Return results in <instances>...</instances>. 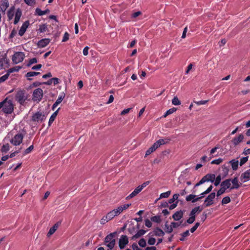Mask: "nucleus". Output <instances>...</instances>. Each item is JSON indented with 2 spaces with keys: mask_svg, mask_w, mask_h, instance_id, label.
Here are the masks:
<instances>
[{
  "mask_svg": "<svg viewBox=\"0 0 250 250\" xmlns=\"http://www.w3.org/2000/svg\"><path fill=\"white\" fill-rule=\"evenodd\" d=\"M6 114H11L14 110V106L12 101L6 98L3 101L0 102V109Z\"/></svg>",
  "mask_w": 250,
  "mask_h": 250,
  "instance_id": "1",
  "label": "nucleus"
},
{
  "mask_svg": "<svg viewBox=\"0 0 250 250\" xmlns=\"http://www.w3.org/2000/svg\"><path fill=\"white\" fill-rule=\"evenodd\" d=\"M117 232H114L108 234L104 238V245L110 250H112L115 247L116 244L115 237Z\"/></svg>",
  "mask_w": 250,
  "mask_h": 250,
  "instance_id": "2",
  "label": "nucleus"
},
{
  "mask_svg": "<svg viewBox=\"0 0 250 250\" xmlns=\"http://www.w3.org/2000/svg\"><path fill=\"white\" fill-rule=\"evenodd\" d=\"M27 98V94L24 90H18L15 95V100L21 105L24 104Z\"/></svg>",
  "mask_w": 250,
  "mask_h": 250,
  "instance_id": "3",
  "label": "nucleus"
},
{
  "mask_svg": "<svg viewBox=\"0 0 250 250\" xmlns=\"http://www.w3.org/2000/svg\"><path fill=\"white\" fill-rule=\"evenodd\" d=\"M24 134L22 133H18L9 140L11 144L14 146H19L22 142Z\"/></svg>",
  "mask_w": 250,
  "mask_h": 250,
  "instance_id": "4",
  "label": "nucleus"
},
{
  "mask_svg": "<svg viewBox=\"0 0 250 250\" xmlns=\"http://www.w3.org/2000/svg\"><path fill=\"white\" fill-rule=\"evenodd\" d=\"M25 54L22 52H16L12 56V60L14 63L18 64L23 61Z\"/></svg>",
  "mask_w": 250,
  "mask_h": 250,
  "instance_id": "5",
  "label": "nucleus"
},
{
  "mask_svg": "<svg viewBox=\"0 0 250 250\" xmlns=\"http://www.w3.org/2000/svg\"><path fill=\"white\" fill-rule=\"evenodd\" d=\"M43 95V90L40 88H38L33 91L32 100L34 101L40 102L42 99Z\"/></svg>",
  "mask_w": 250,
  "mask_h": 250,
  "instance_id": "6",
  "label": "nucleus"
},
{
  "mask_svg": "<svg viewBox=\"0 0 250 250\" xmlns=\"http://www.w3.org/2000/svg\"><path fill=\"white\" fill-rule=\"evenodd\" d=\"M45 115L42 112H37L34 114L32 117V120L35 122H42L45 120Z\"/></svg>",
  "mask_w": 250,
  "mask_h": 250,
  "instance_id": "7",
  "label": "nucleus"
},
{
  "mask_svg": "<svg viewBox=\"0 0 250 250\" xmlns=\"http://www.w3.org/2000/svg\"><path fill=\"white\" fill-rule=\"evenodd\" d=\"M128 238L125 235H122L118 241L119 247L120 249H124L128 243Z\"/></svg>",
  "mask_w": 250,
  "mask_h": 250,
  "instance_id": "8",
  "label": "nucleus"
},
{
  "mask_svg": "<svg viewBox=\"0 0 250 250\" xmlns=\"http://www.w3.org/2000/svg\"><path fill=\"white\" fill-rule=\"evenodd\" d=\"M216 194L215 192L210 193L205 199L204 205L205 207H208L213 204V199L215 198Z\"/></svg>",
  "mask_w": 250,
  "mask_h": 250,
  "instance_id": "9",
  "label": "nucleus"
},
{
  "mask_svg": "<svg viewBox=\"0 0 250 250\" xmlns=\"http://www.w3.org/2000/svg\"><path fill=\"white\" fill-rule=\"evenodd\" d=\"M8 62L6 54L0 55V70L4 69Z\"/></svg>",
  "mask_w": 250,
  "mask_h": 250,
  "instance_id": "10",
  "label": "nucleus"
},
{
  "mask_svg": "<svg viewBox=\"0 0 250 250\" xmlns=\"http://www.w3.org/2000/svg\"><path fill=\"white\" fill-rule=\"evenodd\" d=\"M131 205L130 204H126L120 206L116 209H113L117 216L120 214L124 210L126 209Z\"/></svg>",
  "mask_w": 250,
  "mask_h": 250,
  "instance_id": "11",
  "label": "nucleus"
},
{
  "mask_svg": "<svg viewBox=\"0 0 250 250\" xmlns=\"http://www.w3.org/2000/svg\"><path fill=\"white\" fill-rule=\"evenodd\" d=\"M240 179L243 182H246L250 180V169L246 170L241 175Z\"/></svg>",
  "mask_w": 250,
  "mask_h": 250,
  "instance_id": "12",
  "label": "nucleus"
},
{
  "mask_svg": "<svg viewBox=\"0 0 250 250\" xmlns=\"http://www.w3.org/2000/svg\"><path fill=\"white\" fill-rule=\"evenodd\" d=\"M29 25V21H25L21 25L20 30L19 31V35L20 36H22L26 32L27 28Z\"/></svg>",
  "mask_w": 250,
  "mask_h": 250,
  "instance_id": "13",
  "label": "nucleus"
},
{
  "mask_svg": "<svg viewBox=\"0 0 250 250\" xmlns=\"http://www.w3.org/2000/svg\"><path fill=\"white\" fill-rule=\"evenodd\" d=\"M170 139L167 138H166L164 139H159L154 144L156 146V147L158 148L161 145H165L166 144L168 143L170 141Z\"/></svg>",
  "mask_w": 250,
  "mask_h": 250,
  "instance_id": "14",
  "label": "nucleus"
},
{
  "mask_svg": "<svg viewBox=\"0 0 250 250\" xmlns=\"http://www.w3.org/2000/svg\"><path fill=\"white\" fill-rule=\"evenodd\" d=\"M231 183H232V186L230 188V189H238L239 188L240 184L237 177H235L232 179H231Z\"/></svg>",
  "mask_w": 250,
  "mask_h": 250,
  "instance_id": "15",
  "label": "nucleus"
},
{
  "mask_svg": "<svg viewBox=\"0 0 250 250\" xmlns=\"http://www.w3.org/2000/svg\"><path fill=\"white\" fill-rule=\"evenodd\" d=\"M221 187H222L223 188H225L226 190L228 188H230L231 187V179H228L224 181H223L221 183Z\"/></svg>",
  "mask_w": 250,
  "mask_h": 250,
  "instance_id": "16",
  "label": "nucleus"
},
{
  "mask_svg": "<svg viewBox=\"0 0 250 250\" xmlns=\"http://www.w3.org/2000/svg\"><path fill=\"white\" fill-rule=\"evenodd\" d=\"M183 214L184 212L183 211H177L173 214L172 218L175 221H179L183 217Z\"/></svg>",
  "mask_w": 250,
  "mask_h": 250,
  "instance_id": "17",
  "label": "nucleus"
},
{
  "mask_svg": "<svg viewBox=\"0 0 250 250\" xmlns=\"http://www.w3.org/2000/svg\"><path fill=\"white\" fill-rule=\"evenodd\" d=\"M50 42V40L48 39H43L39 41L38 42V46L39 47H44L47 46Z\"/></svg>",
  "mask_w": 250,
  "mask_h": 250,
  "instance_id": "18",
  "label": "nucleus"
},
{
  "mask_svg": "<svg viewBox=\"0 0 250 250\" xmlns=\"http://www.w3.org/2000/svg\"><path fill=\"white\" fill-rule=\"evenodd\" d=\"M142 190L138 186L133 192H132L126 198V199H130L139 194Z\"/></svg>",
  "mask_w": 250,
  "mask_h": 250,
  "instance_id": "19",
  "label": "nucleus"
},
{
  "mask_svg": "<svg viewBox=\"0 0 250 250\" xmlns=\"http://www.w3.org/2000/svg\"><path fill=\"white\" fill-rule=\"evenodd\" d=\"M203 208H201L200 206L196 207L193 208L189 214V216H193L196 218V213L200 212L202 210Z\"/></svg>",
  "mask_w": 250,
  "mask_h": 250,
  "instance_id": "20",
  "label": "nucleus"
},
{
  "mask_svg": "<svg viewBox=\"0 0 250 250\" xmlns=\"http://www.w3.org/2000/svg\"><path fill=\"white\" fill-rule=\"evenodd\" d=\"M243 139L244 136L242 134H240L238 137L234 138L232 140V142L234 146H236L241 142Z\"/></svg>",
  "mask_w": 250,
  "mask_h": 250,
  "instance_id": "21",
  "label": "nucleus"
},
{
  "mask_svg": "<svg viewBox=\"0 0 250 250\" xmlns=\"http://www.w3.org/2000/svg\"><path fill=\"white\" fill-rule=\"evenodd\" d=\"M21 16V11L20 9L17 10L14 21V23L16 24L18 23Z\"/></svg>",
  "mask_w": 250,
  "mask_h": 250,
  "instance_id": "22",
  "label": "nucleus"
},
{
  "mask_svg": "<svg viewBox=\"0 0 250 250\" xmlns=\"http://www.w3.org/2000/svg\"><path fill=\"white\" fill-rule=\"evenodd\" d=\"M50 11L49 9H47L44 11L42 10L40 8H37L35 10V14L38 16H42L46 14L49 13Z\"/></svg>",
  "mask_w": 250,
  "mask_h": 250,
  "instance_id": "23",
  "label": "nucleus"
},
{
  "mask_svg": "<svg viewBox=\"0 0 250 250\" xmlns=\"http://www.w3.org/2000/svg\"><path fill=\"white\" fill-rule=\"evenodd\" d=\"M231 164L232 168L233 170H236L238 169L239 162L238 160L233 159L229 162Z\"/></svg>",
  "mask_w": 250,
  "mask_h": 250,
  "instance_id": "24",
  "label": "nucleus"
},
{
  "mask_svg": "<svg viewBox=\"0 0 250 250\" xmlns=\"http://www.w3.org/2000/svg\"><path fill=\"white\" fill-rule=\"evenodd\" d=\"M64 97V95L59 96V97L58 98L56 101L55 102V103L52 105V110H54L55 109V108L58 105V104H60L62 102Z\"/></svg>",
  "mask_w": 250,
  "mask_h": 250,
  "instance_id": "25",
  "label": "nucleus"
},
{
  "mask_svg": "<svg viewBox=\"0 0 250 250\" xmlns=\"http://www.w3.org/2000/svg\"><path fill=\"white\" fill-rule=\"evenodd\" d=\"M60 108H59L56 111H55L51 116V117H50V119H49V122H48V125H50L51 124L54 122V121L55 120L57 114H58V111L59 110H60Z\"/></svg>",
  "mask_w": 250,
  "mask_h": 250,
  "instance_id": "26",
  "label": "nucleus"
},
{
  "mask_svg": "<svg viewBox=\"0 0 250 250\" xmlns=\"http://www.w3.org/2000/svg\"><path fill=\"white\" fill-rule=\"evenodd\" d=\"M204 176L207 180V182H211L212 183L214 181L215 179V175L213 174H208Z\"/></svg>",
  "mask_w": 250,
  "mask_h": 250,
  "instance_id": "27",
  "label": "nucleus"
},
{
  "mask_svg": "<svg viewBox=\"0 0 250 250\" xmlns=\"http://www.w3.org/2000/svg\"><path fill=\"white\" fill-rule=\"evenodd\" d=\"M58 226H59L58 224H55L52 227H51L47 233V236H50L52 235L56 231L58 228Z\"/></svg>",
  "mask_w": 250,
  "mask_h": 250,
  "instance_id": "28",
  "label": "nucleus"
},
{
  "mask_svg": "<svg viewBox=\"0 0 250 250\" xmlns=\"http://www.w3.org/2000/svg\"><path fill=\"white\" fill-rule=\"evenodd\" d=\"M157 148L156 147L154 144L152 145L150 148H149L146 152L145 156L146 157L150 155L151 153L155 151Z\"/></svg>",
  "mask_w": 250,
  "mask_h": 250,
  "instance_id": "29",
  "label": "nucleus"
},
{
  "mask_svg": "<svg viewBox=\"0 0 250 250\" xmlns=\"http://www.w3.org/2000/svg\"><path fill=\"white\" fill-rule=\"evenodd\" d=\"M9 6V3L7 0H4L0 6V10L4 12Z\"/></svg>",
  "mask_w": 250,
  "mask_h": 250,
  "instance_id": "30",
  "label": "nucleus"
},
{
  "mask_svg": "<svg viewBox=\"0 0 250 250\" xmlns=\"http://www.w3.org/2000/svg\"><path fill=\"white\" fill-rule=\"evenodd\" d=\"M146 232V230H145L144 229H140L138 231V232L135 234H134L132 238H133V239L138 238L141 237V236H142L143 235H144Z\"/></svg>",
  "mask_w": 250,
  "mask_h": 250,
  "instance_id": "31",
  "label": "nucleus"
},
{
  "mask_svg": "<svg viewBox=\"0 0 250 250\" xmlns=\"http://www.w3.org/2000/svg\"><path fill=\"white\" fill-rule=\"evenodd\" d=\"M196 196L195 195L193 194H189L188 195L186 198V200L188 202L191 201L192 203H195L197 201H194V200L196 198Z\"/></svg>",
  "mask_w": 250,
  "mask_h": 250,
  "instance_id": "32",
  "label": "nucleus"
},
{
  "mask_svg": "<svg viewBox=\"0 0 250 250\" xmlns=\"http://www.w3.org/2000/svg\"><path fill=\"white\" fill-rule=\"evenodd\" d=\"M106 218H107V219L109 221V220H112L113 218H114V217L116 216L117 215L115 213V212H114V210H112V211L109 212L106 214Z\"/></svg>",
  "mask_w": 250,
  "mask_h": 250,
  "instance_id": "33",
  "label": "nucleus"
},
{
  "mask_svg": "<svg viewBox=\"0 0 250 250\" xmlns=\"http://www.w3.org/2000/svg\"><path fill=\"white\" fill-rule=\"evenodd\" d=\"M40 74V72H29L26 73V77L28 78V80H31L32 79L30 78V77H34L37 76L38 75Z\"/></svg>",
  "mask_w": 250,
  "mask_h": 250,
  "instance_id": "34",
  "label": "nucleus"
},
{
  "mask_svg": "<svg viewBox=\"0 0 250 250\" xmlns=\"http://www.w3.org/2000/svg\"><path fill=\"white\" fill-rule=\"evenodd\" d=\"M189 235V230H187L186 231L180 234L181 237L179 238L180 241H184L185 238Z\"/></svg>",
  "mask_w": 250,
  "mask_h": 250,
  "instance_id": "35",
  "label": "nucleus"
},
{
  "mask_svg": "<svg viewBox=\"0 0 250 250\" xmlns=\"http://www.w3.org/2000/svg\"><path fill=\"white\" fill-rule=\"evenodd\" d=\"M230 198L229 196H226L224 197L221 201V204L222 205L227 204L230 202Z\"/></svg>",
  "mask_w": 250,
  "mask_h": 250,
  "instance_id": "36",
  "label": "nucleus"
},
{
  "mask_svg": "<svg viewBox=\"0 0 250 250\" xmlns=\"http://www.w3.org/2000/svg\"><path fill=\"white\" fill-rule=\"evenodd\" d=\"M9 150V145L8 143L3 145L1 148V150L2 152H7Z\"/></svg>",
  "mask_w": 250,
  "mask_h": 250,
  "instance_id": "37",
  "label": "nucleus"
},
{
  "mask_svg": "<svg viewBox=\"0 0 250 250\" xmlns=\"http://www.w3.org/2000/svg\"><path fill=\"white\" fill-rule=\"evenodd\" d=\"M222 177L220 175H218L214 180V185L215 186H217L219 185L220 183V182L221 181Z\"/></svg>",
  "mask_w": 250,
  "mask_h": 250,
  "instance_id": "38",
  "label": "nucleus"
},
{
  "mask_svg": "<svg viewBox=\"0 0 250 250\" xmlns=\"http://www.w3.org/2000/svg\"><path fill=\"white\" fill-rule=\"evenodd\" d=\"M179 196V194H178V193L174 194L173 195L172 198H171V199H170L169 200V201H168L169 203V204H172V203H174V202L175 200H177L178 199Z\"/></svg>",
  "mask_w": 250,
  "mask_h": 250,
  "instance_id": "39",
  "label": "nucleus"
},
{
  "mask_svg": "<svg viewBox=\"0 0 250 250\" xmlns=\"http://www.w3.org/2000/svg\"><path fill=\"white\" fill-rule=\"evenodd\" d=\"M172 104L175 105H179L181 104V102L177 97H174L172 100Z\"/></svg>",
  "mask_w": 250,
  "mask_h": 250,
  "instance_id": "40",
  "label": "nucleus"
},
{
  "mask_svg": "<svg viewBox=\"0 0 250 250\" xmlns=\"http://www.w3.org/2000/svg\"><path fill=\"white\" fill-rule=\"evenodd\" d=\"M46 29L47 25L45 24H43L40 25L38 30L40 33H43L44 32Z\"/></svg>",
  "mask_w": 250,
  "mask_h": 250,
  "instance_id": "41",
  "label": "nucleus"
},
{
  "mask_svg": "<svg viewBox=\"0 0 250 250\" xmlns=\"http://www.w3.org/2000/svg\"><path fill=\"white\" fill-rule=\"evenodd\" d=\"M21 68V67L19 66H17L15 67L11 68L8 70V73H9V74L10 73H12L13 72H18L19 71V70Z\"/></svg>",
  "mask_w": 250,
  "mask_h": 250,
  "instance_id": "42",
  "label": "nucleus"
},
{
  "mask_svg": "<svg viewBox=\"0 0 250 250\" xmlns=\"http://www.w3.org/2000/svg\"><path fill=\"white\" fill-rule=\"evenodd\" d=\"M170 191H167L166 192H163L162 193H161L160 195V198H167L168 197V196H169L170 194Z\"/></svg>",
  "mask_w": 250,
  "mask_h": 250,
  "instance_id": "43",
  "label": "nucleus"
},
{
  "mask_svg": "<svg viewBox=\"0 0 250 250\" xmlns=\"http://www.w3.org/2000/svg\"><path fill=\"white\" fill-rule=\"evenodd\" d=\"M226 190L225 189V188H223L222 187H221V188L217 191L216 196L217 197H219V196L224 193Z\"/></svg>",
  "mask_w": 250,
  "mask_h": 250,
  "instance_id": "44",
  "label": "nucleus"
},
{
  "mask_svg": "<svg viewBox=\"0 0 250 250\" xmlns=\"http://www.w3.org/2000/svg\"><path fill=\"white\" fill-rule=\"evenodd\" d=\"M37 62H38L37 59L36 58H33L29 60V62L27 65V66L29 67V66H30L32 64H33L34 63H36Z\"/></svg>",
  "mask_w": 250,
  "mask_h": 250,
  "instance_id": "45",
  "label": "nucleus"
},
{
  "mask_svg": "<svg viewBox=\"0 0 250 250\" xmlns=\"http://www.w3.org/2000/svg\"><path fill=\"white\" fill-rule=\"evenodd\" d=\"M223 162V159L222 158H218L217 159L213 160L211 161V164H215V165H219L220 163H221Z\"/></svg>",
  "mask_w": 250,
  "mask_h": 250,
  "instance_id": "46",
  "label": "nucleus"
},
{
  "mask_svg": "<svg viewBox=\"0 0 250 250\" xmlns=\"http://www.w3.org/2000/svg\"><path fill=\"white\" fill-rule=\"evenodd\" d=\"M25 3L29 6H33L36 3L35 0H24Z\"/></svg>",
  "mask_w": 250,
  "mask_h": 250,
  "instance_id": "47",
  "label": "nucleus"
},
{
  "mask_svg": "<svg viewBox=\"0 0 250 250\" xmlns=\"http://www.w3.org/2000/svg\"><path fill=\"white\" fill-rule=\"evenodd\" d=\"M138 244L140 247H145L146 245V240L144 238H142L139 240Z\"/></svg>",
  "mask_w": 250,
  "mask_h": 250,
  "instance_id": "48",
  "label": "nucleus"
},
{
  "mask_svg": "<svg viewBox=\"0 0 250 250\" xmlns=\"http://www.w3.org/2000/svg\"><path fill=\"white\" fill-rule=\"evenodd\" d=\"M248 158L249 157L248 156H247V157H243L241 159H240V165L241 166H242V165H243L245 163H246L248 160Z\"/></svg>",
  "mask_w": 250,
  "mask_h": 250,
  "instance_id": "49",
  "label": "nucleus"
},
{
  "mask_svg": "<svg viewBox=\"0 0 250 250\" xmlns=\"http://www.w3.org/2000/svg\"><path fill=\"white\" fill-rule=\"evenodd\" d=\"M199 226L200 223L199 222L196 223L195 225L190 229V232L191 233L194 232L198 228Z\"/></svg>",
  "mask_w": 250,
  "mask_h": 250,
  "instance_id": "50",
  "label": "nucleus"
},
{
  "mask_svg": "<svg viewBox=\"0 0 250 250\" xmlns=\"http://www.w3.org/2000/svg\"><path fill=\"white\" fill-rule=\"evenodd\" d=\"M222 168H223V171L224 173V176H223V178H224L228 174L229 168L225 166H224L222 167Z\"/></svg>",
  "mask_w": 250,
  "mask_h": 250,
  "instance_id": "51",
  "label": "nucleus"
},
{
  "mask_svg": "<svg viewBox=\"0 0 250 250\" xmlns=\"http://www.w3.org/2000/svg\"><path fill=\"white\" fill-rule=\"evenodd\" d=\"M208 193L206 192V191H204L203 192L201 193L200 194V196L198 197H197L194 201H199V200L201 199L202 198H203V197H205V195L207 194Z\"/></svg>",
  "mask_w": 250,
  "mask_h": 250,
  "instance_id": "52",
  "label": "nucleus"
},
{
  "mask_svg": "<svg viewBox=\"0 0 250 250\" xmlns=\"http://www.w3.org/2000/svg\"><path fill=\"white\" fill-rule=\"evenodd\" d=\"M173 229L170 225H166L165 231L167 233H170L172 231Z\"/></svg>",
  "mask_w": 250,
  "mask_h": 250,
  "instance_id": "53",
  "label": "nucleus"
},
{
  "mask_svg": "<svg viewBox=\"0 0 250 250\" xmlns=\"http://www.w3.org/2000/svg\"><path fill=\"white\" fill-rule=\"evenodd\" d=\"M69 38V35L67 32H65L63 35L62 39V42H65L68 40Z\"/></svg>",
  "mask_w": 250,
  "mask_h": 250,
  "instance_id": "54",
  "label": "nucleus"
},
{
  "mask_svg": "<svg viewBox=\"0 0 250 250\" xmlns=\"http://www.w3.org/2000/svg\"><path fill=\"white\" fill-rule=\"evenodd\" d=\"M9 73L0 77V83L4 82L8 77Z\"/></svg>",
  "mask_w": 250,
  "mask_h": 250,
  "instance_id": "55",
  "label": "nucleus"
},
{
  "mask_svg": "<svg viewBox=\"0 0 250 250\" xmlns=\"http://www.w3.org/2000/svg\"><path fill=\"white\" fill-rule=\"evenodd\" d=\"M195 220V217L189 216V218L187 220V223L189 224H192Z\"/></svg>",
  "mask_w": 250,
  "mask_h": 250,
  "instance_id": "56",
  "label": "nucleus"
},
{
  "mask_svg": "<svg viewBox=\"0 0 250 250\" xmlns=\"http://www.w3.org/2000/svg\"><path fill=\"white\" fill-rule=\"evenodd\" d=\"M7 15H8V18L9 19L11 20L13 15H14V14H13V9H12V8H10V9L8 11V13H7Z\"/></svg>",
  "mask_w": 250,
  "mask_h": 250,
  "instance_id": "57",
  "label": "nucleus"
},
{
  "mask_svg": "<svg viewBox=\"0 0 250 250\" xmlns=\"http://www.w3.org/2000/svg\"><path fill=\"white\" fill-rule=\"evenodd\" d=\"M150 183V182L149 181H146L145 182H144V183H143L142 185H139L138 186V187L142 189L143 190V189L145 188L146 187L147 185H149V184Z\"/></svg>",
  "mask_w": 250,
  "mask_h": 250,
  "instance_id": "58",
  "label": "nucleus"
},
{
  "mask_svg": "<svg viewBox=\"0 0 250 250\" xmlns=\"http://www.w3.org/2000/svg\"><path fill=\"white\" fill-rule=\"evenodd\" d=\"M156 240L153 237H150L148 240V244L150 245H153L155 243Z\"/></svg>",
  "mask_w": 250,
  "mask_h": 250,
  "instance_id": "59",
  "label": "nucleus"
},
{
  "mask_svg": "<svg viewBox=\"0 0 250 250\" xmlns=\"http://www.w3.org/2000/svg\"><path fill=\"white\" fill-rule=\"evenodd\" d=\"M17 33V30L15 29H13L9 35V39L13 38L16 35Z\"/></svg>",
  "mask_w": 250,
  "mask_h": 250,
  "instance_id": "60",
  "label": "nucleus"
},
{
  "mask_svg": "<svg viewBox=\"0 0 250 250\" xmlns=\"http://www.w3.org/2000/svg\"><path fill=\"white\" fill-rule=\"evenodd\" d=\"M151 220L153 222L159 223L160 221V218L159 216H155L151 218Z\"/></svg>",
  "mask_w": 250,
  "mask_h": 250,
  "instance_id": "61",
  "label": "nucleus"
},
{
  "mask_svg": "<svg viewBox=\"0 0 250 250\" xmlns=\"http://www.w3.org/2000/svg\"><path fill=\"white\" fill-rule=\"evenodd\" d=\"M141 14H142V13L141 11H137V12H134L131 15V18L133 19H135V18H137V17H138L139 16L141 15Z\"/></svg>",
  "mask_w": 250,
  "mask_h": 250,
  "instance_id": "62",
  "label": "nucleus"
},
{
  "mask_svg": "<svg viewBox=\"0 0 250 250\" xmlns=\"http://www.w3.org/2000/svg\"><path fill=\"white\" fill-rule=\"evenodd\" d=\"M108 221H109L107 218H106V216H104L101 220L100 223L101 224H105L106 223H107Z\"/></svg>",
  "mask_w": 250,
  "mask_h": 250,
  "instance_id": "63",
  "label": "nucleus"
},
{
  "mask_svg": "<svg viewBox=\"0 0 250 250\" xmlns=\"http://www.w3.org/2000/svg\"><path fill=\"white\" fill-rule=\"evenodd\" d=\"M34 146L33 145L30 146L29 147L25 149L24 154H27L29 153L33 149Z\"/></svg>",
  "mask_w": 250,
  "mask_h": 250,
  "instance_id": "64",
  "label": "nucleus"
}]
</instances>
